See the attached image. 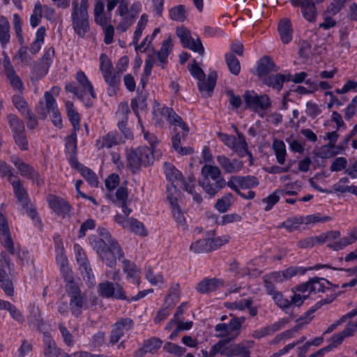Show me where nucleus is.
Here are the masks:
<instances>
[{"mask_svg":"<svg viewBox=\"0 0 357 357\" xmlns=\"http://www.w3.org/2000/svg\"><path fill=\"white\" fill-rule=\"evenodd\" d=\"M165 172L168 180L176 185L182 186L189 193H193L194 184L192 178L189 179V183L184 182L181 179V173L170 164L165 165Z\"/></svg>","mask_w":357,"mask_h":357,"instance_id":"16","label":"nucleus"},{"mask_svg":"<svg viewBox=\"0 0 357 357\" xmlns=\"http://www.w3.org/2000/svg\"><path fill=\"white\" fill-rule=\"evenodd\" d=\"M168 199L172 206V213L176 221L181 226H185V219L181 213V210L178 207L177 204L176 203V199L172 197L168 196Z\"/></svg>","mask_w":357,"mask_h":357,"instance_id":"52","label":"nucleus"},{"mask_svg":"<svg viewBox=\"0 0 357 357\" xmlns=\"http://www.w3.org/2000/svg\"><path fill=\"white\" fill-rule=\"evenodd\" d=\"M274 70H275V64L268 57H263L258 62L257 68V75L263 79L264 77Z\"/></svg>","mask_w":357,"mask_h":357,"instance_id":"31","label":"nucleus"},{"mask_svg":"<svg viewBox=\"0 0 357 357\" xmlns=\"http://www.w3.org/2000/svg\"><path fill=\"white\" fill-rule=\"evenodd\" d=\"M60 89L58 87H52L50 91L44 94V100H40L36 107L38 114L43 119L47 115L52 123L59 128L62 126V119L59 111L55 97L59 94Z\"/></svg>","mask_w":357,"mask_h":357,"instance_id":"2","label":"nucleus"},{"mask_svg":"<svg viewBox=\"0 0 357 357\" xmlns=\"http://www.w3.org/2000/svg\"><path fill=\"white\" fill-rule=\"evenodd\" d=\"M218 136L222 142L235 151L240 157L248 155L250 165L252 164V156L248 151L247 143L243 135L238 133V137L236 138L232 135L218 132Z\"/></svg>","mask_w":357,"mask_h":357,"instance_id":"10","label":"nucleus"},{"mask_svg":"<svg viewBox=\"0 0 357 357\" xmlns=\"http://www.w3.org/2000/svg\"><path fill=\"white\" fill-rule=\"evenodd\" d=\"M100 294L105 298L114 297L123 299L126 298L121 287L119 284H113L109 282H105L98 285Z\"/></svg>","mask_w":357,"mask_h":357,"instance_id":"20","label":"nucleus"},{"mask_svg":"<svg viewBox=\"0 0 357 357\" xmlns=\"http://www.w3.org/2000/svg\"><path fill=\"white\" fill-rule=\"evenodd\" d=\"M15 196L17 199L18 202L22 205V207L28 206L30 203L27 197L26 191L22 187V185L20 180L15 179L10 182Z\"/></svg>","mask_w":357,"mask_h":357,"instance_id":"30","label":"nucleus"},{"mask_svg":"<svg viewBox=\"0 0 357 357\" xmlns=\"http://www.w3.org/2000/svg\"><path fill=\"white\" fill-rule=\"evenodd\" d=\"M8 121L16 146L22 151L28 150L29 143L23 122L12 114L8 116Z\"/></svg>","mask_w":357,"mask_h":357,"instance_id":"12","label":"nucleus"},{"mask_svg":"<svg viewBox=\"0 0 357 357\" xmlns=\"http://www.w3.org/2000/svg\"><path fill=\"white\" fill-rule=\"evenodd\" d=\"M123 264V270L127 273L128 280L138 285L139 284V273L136 265L128 261H124Z\"/></svg>","mask_w":357,"mask_h":357,"instance_id":"40","label":"nucleus"},{"mask_svg":"<svg viewBox=\"0 0 357 357\" xmlns=\"http://www.w3.org/2000/svg\"><path fill=\"white\" fill-rule=\"evenodd\" d=\"M98 236H91L89 237V243L92 248L97 252L102 261L105 264H111L114 261V256L112 259L108 257L107 249L111 247V244L117 243L111 237L108 231L104 228H100L98 229Z\"/></svg>","mask_w":357,"mask_h":357,"instance_id":"8","label":"nucleus"},{"mask_svg":"<svg viewBox=\"0 0 357 357\" xmlns=\"http://www.w3.org/2000/svg\"><path fill=\"white\" fill-rule=\"evenodd\" d=\"M50 207L59 215L65 217L70 211V206L62 198L54 195H50L47 197Z\"/></svg>","mask_w":357,"mask_h":357,"instance_id":"24","label":"nucleus"},{"mask_svg":"<svg viewBox=\"0 0 357 357\" xmlns=\"http://www.w3.org/2000/svg\"><path fill=\"white\" fill-rule=\"evenodd\" d=\"M0 241L10 252H14V245L8 231L5 218L1 214H0Z\"/></svg>","mask_w":357,"mask_h":357,"instance_id":"29","label":"nucleus"},{"mask_svg":"<svg viewBox=\"0 0 357 357\" xmlns=\"http://www.w3.org/2000/svg\"><path fill=\"white\" fill-rule=\"evenodd\" d=\"M225 60L230 72L235 75H238L241 70V66L236 56L231 53H227Z\"/></svg>","mask_w":357,"mask_h":357,"instance_id":"51","label":"nucleus"},{"mask_svg":"<svg viewBox=\"0 0 357 357\" xmlns=\"http://www.w3.org/2000/svg\"><path fill=\"white\" fill-rule=\"evenodd\" d=\"M348 0H333L328 6L326 10V14L328 15H335L344 6Z\"/></svg>","mask_w":357,"mask_h":357,"instance_id":"54","label":"nucleus"},{"mask_svg":"<svg viewBox=\"0 0 357 357\" xmlns=\"http://www.w3.org/2000/svg\"><path fill=\"white\" fill-rule=\"evenodd\" d=\"M306 271L307 268L298 266L289 267L283 271L274 272L269 277V280H271L270 283L272 282H282L298 274L303 275Z\"/></svg>","mask_w":357,"mask_h":357,"instance_id":"21","label":"nucleus"},{"mask_svg":"<svg viewBox=\"0 0 357 357\" xmlns=\"http://www.w3.org/2000/svg\"><path fill=\"white\" fill-rule=\"evenodd\" d=\"M75 258L79 264V270L87 282L93 285L95 283L94 275L83 249L77 244L74 246Z\"/></svg>","mask_w":357,"mask_h":357,"instance_id":"15","label":"nucleus"},{"mask_svg":"<svg viewBox=\"0 0 357 357\" xmlns=\"http://www.w3.org/2000/svg\"><path fill=\"white\" fill-rule=\"evenodd\" d=\"M146 278L147 280L154 286L161 287L164 284V278L161 274H153L151 269H149L146 273Z\"/></svg>","mask_w":357,"mask_h":357,"instance_id":"59","label":"nucleus"},{"mask_svg":"<svg viewBox=\"0 0 357 357\" xmlns=\"http://www.w3.org/2000/svg\"><path fill=\"white\" fill-rule=\"evenodd\" d=\"M243 98L246 107L257 112L268 109L271 105L270 100L267 96H259L253 91H246Z\"/></svg>","mask_w":357,"mask_h":357,"instance_id":"14","label":"nucleus"},{"mask_svg":"<svg viewBox=\"0 0 357 357\" xmlns=\"http://www.w3.org/2000/svg\"><path fill=\"white\" fill-rule=\"evenodd\" d=\"M244 176H231L226 183L231 190L239 194L240 189H243Z\"/></svg>","mask_w":357,"mask_h":357,"instance_id":"56","label":"nucleus"},{"mask_svg":"<svg viewBox=\"0 0 357 357\" xmlns=\"http://www.w3.org/2000/svg\"><path fill=\"white\" fill-rule=\"evenodd\" d=\"M357 110V95L351 100V102L344 109V117L349 120L356 114Z\"/></svg>","mask_w":357,"mask_h":357,"instance_id":"64","label":"nucleus"},{"mask_svg":"<svg viewBox=\"0 0 357 357\" xmlns=\"http://www.w3.org/2000/svg\"><path fill=\"white\" fill-rule=\"evenodd\" d=\"M162 346V342L158 338H152L145 342L144 347L146 351L153 353L160 349Z\"/></svg>","mask_w":357,"mask_h":357,"instance_id":"61","label":"nucleus"},{"mask_svg":"<svg viewBox=\"0 0 357 357\" xmlns=\"http://www.w3.org/2000/svg\"><path fill=\"white\" fill-rule=\"evenodd\" d=\"M331 220V218L328 216H320L318 214L310 215L304 217H301L298 219L300 222H305V225L315 224L320 222H326Z\"/></svg>","mask_w":357,"mask_h":357,"instance_id":"57","label":"nucleus"},{"mask_svg":"<svg viewBox=\"0 0 357 357\" xmlns=\"http://www.w3.org/2000/svg\"><path fill=\"white\" fill-rule=\"evenodd\" d=\"M241 217L237 213H229L222 215L220 220H218V224L220 225H226L227 224L240 222Z\"/></svg>","mask_w":357,"mask_h":357,"instance_id":"62","label":"nucleus"},{"mask_svg":"<svg viewBox=\"0 0 357 357\" xmlns=\"http://www.w3.org/2000/svg\"><path fill=\"white\" fill-rule=\"evenodd\" d=\"M10 161L22 176L29 177L33 181H36L38 185H40L43 183V180L40 178L38 174L34 172L30 166L25 164L24 162L18 156L13 155L10 158Z\"/></svg>","mask_w":357,"mask_h":357,"instance_id":"18","label":"nucleus"},{"mask_svg":"<svg viewBox=\"0 0 357 357\" xmlns=\"http://www.w3.org/2000/svg\"><path fill=\"white\" fill-rule=\"evenodd\" d=\"M252 301L250 299H243L233 303H227L225 306L231 310H244L246 308L249 310V312L252 316L257 314V310L255 307H251Z\"/></svg>","mask_w":357,"mask_h":357,"instance_id":"38","label":"nucleus"},{"mask_svg":"<svg viewBox=\"0 0 357 357\" xmlns=\"http://www.w3.org/2000/svg\"><path fill=\"white\" fill-rule=\"evenodd\" d=\"M68 116L75 130L79 129V114L74 109L73 105L71 102L67 101L66 102Z\"/></svg>","mask_w":357,"mask_h":357,"instance_id":"48","label":"nucleus"},{"mask_svg":"<svg viewBox=\"0 0 357 357\" xmlns=\"http://www.w3.org/2000/svg\"><path fill=\"white\" fill-rule=\"evenodd\" d=\"M254 341L247 340L238 344H235V349L236 356H240L241 357H250V349L254 346Z\"/></svg>","mask_w":357,"mask_h":357,"instance_id":"46","label":"nucleus"},{"mask_svg":"<svg viewBox=\"0 0 357 357\" xmlns=\"http://www.w3.org/2000/svg\"><path fill=\"white\" fill-rule=\"evenodd\" d=\"M43 353L45 357H70L57 347L55 342L48 333L43 335Z\"/></svg>","mask_w":357,"mask_h":357,"instance_id":"22","label":"nucleus"},{"mask_svg":"<svg viewBox=\"0 0 357 357\" xmlns=\"http://www.w3.org/2000/svg\"><path fill=\"white\" fill-rule=\"evenodd\" d=\"M188 69L190 72L191 75L197 79L198 82L204 79L205 73L203 70L197 65V63L194 62L188 66Z\"/></svg>","mask_w":357,"mask_h":357,"instance_id":"63","label":"nucleus"},{"mask_svg":"<svg viewBox=\"0 0 357 357\" xmlns=\"http://www.w3.org/2000/svg\"><path fill=\"white\" fill-rule=\"evenodd\" d=\"M301 9L304 17L307 21L312 22L314 20L317 15V10L314 3L309 0H305V1L303 2Z\"/></svg>","mask_w":357,"mask_h":357,"instance_id":"44","label":"nucleus"},{"mask_svg":"<svg viewBox=\"0 0 357 357\" xmlns=\"http://www.w3.org/2000/svg\"><path fill=\"white\" fill-rule=\"evenodd\" d=\"M121 139H119L115 133L110 132L96 140V146L98 149H109L114 145L121 142Z\"/></svg>","mask_w":357,"mask_h":357,"instance_id":"33","label":"nucleus"},{"mask_svg":"<svg viewBox=\"0 0 357 357\" xmlns=\"http://www.w3.org/2000/svg\"><path fill=\"white\" fill-rule=\"evenodd\" d=\"M128 192L127 188L125 187H120L117 189L115 198L113 202L115 204L119 205L121 203L128 202Z\"/></svg>","mask_w":357,"mask_h":357,"instance_id":"60","label":"nucleus"},{"mask_svg":"<svg viewBox=\"0 0 357 357\" xmlns=\"http://www.w3.org/2000/svg\"><path fill=\"white\" fill-rule=\"evenodd\" d=\"M75 78L79 84L78 87L68 84L66 86V89L77 96L86 107L91 106L93 100L96 98L91 82L82 71H78Z\"/></svg>","mask_w":357,"mask_h":357,"instance_id":"6","label":"nucleus"},{"mask_svg":"<svg viewBox=\"0 0 357 357\" xmlns=\"http://www.w3.org/2000/svg\"><path fill=\"white\" fill-rule=\"evenodd\" d=\"M128 112L129 109L127 104H121L116 112V116L120 120L118 123V127L126 138H130L131 137L130 130L126 127Z\"/></svg>","mask_w":357,"mask_h":357,"instance_id":"28","label":"nucleus"},{"mask_svg":"<svg viewBox=\"0 0 357 357\" xmlns=\"http://www.w3.org/2000/svg\"><path fill=\"white\" fill-rule=\"evenodd\" d=\"M107 252H110L111 254H108V257L112 259V256H114V261L111 263V264H106L108 266H113L117 259H120L122 256V252L120 247L118 243L111 244V247H109L107 249Z\"/></svg>","mask_w":357,"mask_h":357,"instance_id":"58","label":"nucleus"},{"mask_svg":"<svg viewBox=\"0 0 357 357\" xmlns=\"http://www.w3.org/2000/svg\"><path fill=\"white\" fill-rule=\"evenodd\" d=\"M244 320L243 317H235L231 319L228 324H217L215 327L216 336L227 338L229 340L236 338L240 333V328Z\"/></svg>","mask_w":357,"mask_h":357,"instance_id":"13","label":"nucleus"},{"mask_svg":"<svg viewBox=\"0 0 357 357\" xmlns=\"http://www.w3.org/2000/svg\"><path fill=\"white\" fill-rule=\"evenodd\" d=\"M9 268V264L7 259L0 264V285L4 292L9 296L13 294V286L12 282L7 278L6 271Z\"/></svg>","mask_w":357,"mask_h":357,"instance_id":"27","label":"nucleus"},{"mask_svg":"<svg viewBox=\"0 0 357 357\" xmlns=\"http://www.w3.org/2000/svg\"><path fill=\"white\" fill-rule=\"evenodd\" d=\"M349 179L347 177L341 178L336 183L333 185V189L335 192L341 193L349 192L357 195V186L349 185Z\"/></svg>","mask_w":357,"mask_h":357,"instance_id":"36","label":"nucleus"},{"mask_svg":"<svg viewBox=\"0 0 357 357\" xmlns=\"http://www.w3.org/2000/svg\"><path fill=\"white\" fill-rule=\"evenodd\" d=\"M266 287L267 289L268 290L270 294H273V298L274 301L280 307L286 309L292 305L296 306V304L293 303V296L291 297V301H289L287 298H284L280 293L273 291V289H271V286L270 285V282L268 283L266 281Z\"/></svg>","mask_w":357,"mask_h":357,"instance_id":"32","label":"nucleus"},{"mask_svg":"<svg viewBox=\"0 0 357 357\" xmlns=\"http://www.w3.org/2000/svg\"><path fill=\"white\" fill-rule=\"evenodd\" d=\"M202 174L204 180L200 182L201 185L204 191L210 195H215L226 185L225 180L221 176V172L216 166L205 165L202 168Z\"/></svg>","mask_w":357,"mask_h":357,"instance_id":"5","label":"nucleus"},{"mask_svg":"<svg viewBox=\"0 0 357 357\" xmlns=\"http://www.w3.org/2000/svg\"><path fill=\"white\" fill-rule=\"evenodd\" d=\"M357 241V228L354 227L351 229L347 235L341 238L339 241L335 242L333 245L335 250H341L344 247L353 244Z\"/></svg>","mask_w":357,"mask_h":357,"instance_id":"39","label":"nucleus"},{"mask_svg":"<svg viewBox=\"0 0 357 357\" xmlns=\"http://www.w3.org/2000/svg\"><path fill=\"white\" fill-rule=\"evenodd\" d=\"M67 289L71 297L70 305L73 313L78 314L80 309L86 306V304L84 302L83 297L80 296L77 287L75 286L70 279L68 280Z\"/></svg>","mask_w":357,"mask_h":357,"instance_id":"23","label":"nucleus"},{"mask_svg":"<svg viewBox=\"0 0 357 357\" xmlns=\"http://www.w3.org/2000/svg\"><path fill=\"white\" fill-rule=\"evenodd\" d=\"M190 250L195 253L211 251V247L209 245V238L200 239L192 243Z\"/></svg>","mask_w":357,"mask_h":357,"instance_id":"47","label":"nucleus"},{"mask_svg":"<svg viewBox=\"0 0 357 357\" xmlns=\"http://www.w3.org/2000/svg\"><path fill=\"white\" fill-rule=\"evenodd\" d=\"M278 31L282 41L284 43H289L292 39V28L290 22L287 19L280 21L278 25Z\"/></svg>","mask_w":357,"mask_h":357,"instance_id":"37","label":"nucleus"},{"mask_svg":"<svg viewBox=\"0 0 357 357\" xmlns=\"http://www.w3.org/2000/svg\"><path fill=\"white\" fill-rule=\"evenodd\" d=\"M89 0H73L72 2V26L75 32L79 36H84L89 29Z\"/></svg>","mask_w":357,"mask_h":357,"instance_id":"3","label":"nucleus"},{"mask_svg":"<svg viewBox=\"0 0 357 357\" xmlns=\"http://www.w3.org/2000/svg\"><path fill=\"white\" fill-rule=\"evenodd\" d=\"M3 66L4 73L9 80L12 87L16 90L22 91L23 84L21 79L16 74L8 56L3 52Z\"/></svg>","mask_w":357,"mask_h":357,"instance_id":"17","label":"nucleus"},{"mask_svg":"<svg viewBox=\"0 0 357 357\" xmlns=\"http://www.w3.org/2000/svg\"><path fill=\"white\" fill-rule=\"evenodd\" d=\"M153 119L155 123L160 124L163 119H167L174 126L175 134L172 137V149L182 155H190L192 153L190 147H182L181 143V135L185 137L189 131L187 125L182 121L174 112L168 107H160L157 105L153 111Z\"/></svg>","mask_w":357,"mask_h":357,"instance_id":"1","label":"nucleus"},{"mask_svg":"<svg viewBox=\"0 0 357 357\" xmlns=\"http://www.w3.org/2000/svg\"><path fill=\"white\" fill-rule=\"evenodd\" d=\"M174 47V41L170 34L167 35L165 39L162 42L160 50L157 52V61L154 56H149L145 61L144 73L142 77V82L145 83V79L151 75L153 66L155 63L161 68H165L167 61V58L172 52Z\"/></svg>","mask_w":357,"mask_h":357,"instance_id":"4","label":"nucleus"},{"mask_svg":"<svg viewBox=\"0 0 357 357\" xmlns=\"http://www.w3.org/2000/svg\"><path fill=\"white\" fill-rule=\"evenodd\" d=\"M43 17V6L40 1L36 2L33 13L30 17V24L33 27H36Z\"/></svg>","mask_w":357,"mask_h":357,"instance_id":"50","label":"nucleus"},{"mask_svg":"<svg viewBox=\"0 0 357 357\" xmlns=\"http://www.w3.org/2000/svg\"><path fill=\"white\" fill-rule=\"evenodd\" d=\"M169 17L174 21L184 22L187 19L185 7L182 5L172 7L169 10Z\"/></svg>","mask_w":357,"mask_h":357,"instance_id":"45","label":"nucleus"},{"mask_svg":"<svg viewBox=\"0 0 357 357\" xmlns=\"http://www.w3.org/2000/svg\"><path fill=\"white\" fill-rule=\"evenodd\" d=\"M219 165L226 173H236L239 172L243 167V163L241 160H230L225 155H219L217 158Z\"/></svg>","mask_w":357,"mask_h":357,"instance_id":"25","label":"nucleus"},{"mask_svg":"<svg viewBox=\"0 0 357 357\" xmlns=\"http://www.w3.org/2000/svg\"><path fill=\"white\" fill-rule=\"evenodd\" d=\"M222 285V283L219 280L204 279L197 284V290L202 294H205L209 291H215Z\"/></svg>","mask_w":357,"mask_h":357,"instance_id":"35","label":"nucleus"},{"mask_svg":"<svg viewBox=\"0 0 357 357\" xmlns=\"http://www.w3.org/2000/svg\"><path fill=\"white\" fill-rule=\"evenodd\" d=\"M10 24L8 20L0 16V43L5 46L10 40Z\"/></svg>","mask_w":357,"mask_h":357,"instance_id":"43","label":"nucleus"},{"mask_svg":"<svg viewBox=\"0 0 357 357\" xmlns=\"http://www.w3.org/2000/svg\"><path fill=\"white\" fill-rule=\"evenodd\" d=\"M176 34L180 39L182 45L201 56L204 54V47L198 36H192L189 29L183 26H178Z\"/></svg>","mask_w":357,"mask_h":357,"instance_id":"11","label":"nucleus"},{"mask_svg":"<svg viewBox=\"0 0 357 357\" xmlns=\"http://www.w3.org/2000/svg\"><path fill=\"white\" fill-rule=\"evenodd\" d=\"M275 155L276 156L277 162L280 165H283L286 160L287 151L286 146L283 141L275 139L272 145Z\"/></svg>","mask_w":357,"mask_h":357,"instance_id":"41","label":"nucleus"},{"mask_svg":"<svg viewBox=\"0 0 357 357\" xmlns=\"http://www.w3.org/2000/svg\"><path fill=\"white\" fill-rule=\"evenodd\" d=\"M126 160L131 171L135 172L142 167L147 166L153 162V151L146 146L129 149L126 153Z\"/></svg>","mask_w":357,"mask_h":357,"instance_id":"9","label":"nucleus"},{"mask_svg":"<svg viewBox=\"0 0 357 357\" xmlns=\"http://www.w3.org/2000/svg\"><path fill=\"white\" fill-rule=\"evenodd\" d=\"M217 73L213 71L208 73L207 79L204 78L202 81L197 82V86L202 96H210L214 89L217 79Z\"/></svg>","mask_w":357,"mask_h":357,"instance_id":"26","label":"nucleus"},{"mask_svg":"<svg viewBox=\"0 0 357 357\" xmlns=\"http://www.w3.org/2000/svg\"><path fill=\"white\" fill-rule=\"evenodd\" d=\"M132 326V321L130 319H122L117 321L112 331L111 342L114 344L124 335H128Z\"/></svg>","mask_w":357,"mask_h":357,"instance_id":"19","label":"nucleus"},{"mask_svg":"<svg viewBox=\"0 0 357 357\" xmlns=\"http://www.w3.org/2000/svg\"><path fill=\"white\" fill-rule=\"evenodd\" d=\"M326 283L327 281L324 278H314L296 287L294 291L293 303L296 306H300L305 299L311 297L313 294L324 291Z\"/></svg>","mask_w":357,"mask_h":357,"instance_id":"7","label":"nucleus"},{"mask_svg":"<svg viewBox=\"0 0 357 357\" xmlns=\"http://www.w3.org/2000/svg\"><path fill=\"white\" fill-rule=\"evenodd\" d=\"M0 309L8 310L11 317L17 322L22 323L24 320L21 312L15 305L8 301L0 300Z\"/></svg>","mask_w":357,"mask_h":357,"instance_id":"42","label":"nucleus"},{"mask_svg":"<svg viewBox=\"0 0 357 357\" xmlns=\"http://www.w3.org/2000/svg\"><path fill=\"white\" fill-rule=\"evenodd\" d=\"M263 81L270 86L280 89L284 82V77L280 74L272 75L264 77Z\"/></svg>","mask_w":357,"mask_h":357,"instance_id":"53","label":"nucleus"},{"mask_svg":"<svg viewBox=\"0 0 357 357\" xmlns=\"http://www.w3.org/2000/svg\"><path fill=\"white\" fill-rule=\"evenodd\" d=\"M232 203V195L229 193L217 200L215 208L220 213L226 212Z\"/></svg>","mask_w":357,"mask_h":357,"instance_id":"49","label":"nucleus"},{"mask_svg":"<svg viewBox=\"0 0 357 357\" xmlns=\"http://www.w3.org/2000/svg\"><path fill=\"white\" fill-rule=\"evenodd\" d=\"M126 229L130 230L139 236H144L147 234V231L143 223L134 218L131 220L130 225Z\"/></svg>","mask_w":357,"mask_h":357,"instance_id":"55","label":"nucleus"},{"mask_svg":"<svg viewBox=\"0 0 357 357\" xmlns=\"http://www.w3.org/2000/svg\"><path fill=\"white\" fill-rule=\"evenodd\" d=\"M72 165L77 169L82 176L86 180V181L91 186H97L98 181L97 177L91 169L84 167L82 165L77 162L76 161H72Z\"/></svg>","mask_w":357,"mask_h":357,"instance_id":"34","label":"nucleus"}]
</instances>
